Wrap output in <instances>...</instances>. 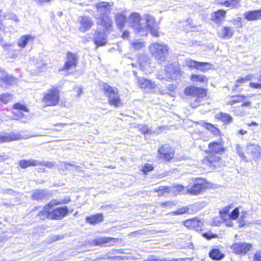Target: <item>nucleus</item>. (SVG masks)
<instances>
[{
    "label": "nucleus",
    "instance_id": "3c124183",
    "mask_svg": "<svg viewBox=\"0 0 261 261\" xmlns=\"http://www.w3.org/2000/svg\"><path fill=\"white\" fill-rule=\"evenodd\" d=\"M59 169L63 170H64V169L69 170V168L70 167H73L75 168H77V167L75 165H74L69 163H66V162L61 163L59 165Z\"/></svg>",
    "mask_w": 261,
    "mask_h": 261
},
{
    "label": "nucleus",
    "instance_id": "423d86ee",
    "mask_svg": "<svg viewBox=\"0 0 261 261\" xmlns=\"http://www.w3.org/2000/svg\"><path fill=\"white\" fill-rule=\"evenodd\" d=\"M60 100L59 92L56 89L48 90L42 99V102L47 107L55 106Z\"/></svg>",
    "mask_w": 261,
    "mask_h": 261
},
{
    "label": "nucleus",
    "instance_id": "f704fd0d",
    "mask_svg": "<svg viewBox=\"0 0 261 261\" xmlns=\"http://www.w3.org/2000/svg\"><path fill=\"white\" fill-rule=\"evenodd\" d=\"M239 215V210L238 208H234L231 213L229 214V218L227 219L226 225L228 226H232V222L230 219L236 220L238 218Z\"/></svg>",
    "mask_w": 261,
    "mask_h": 261
},
{
    "label": "nucleus",
    "instance_id": "aec40b11",
    "mask_svg": "<svg viewBox=\"0 0 261 261\" xmlns=\"http://www.w3.org/2000/svg\"><path fill=\"white\" fill-rule=\"evenodd\" d=\"M247 153L250 154L254 159L261 156V147L258 145L249 144L246 147Z\"/></svg>",
    "mask_w": 261,
    "mask_h": 261
},
{
    "label": "nucleus",
    "instance_id": "4c0bfd02",
    "mask_svg": "<svg viewBox=\"0 0 261 261\" xmlns=\"http://www.w3.org/2000/svg\"><path fill=\"white\" fill-rule=\"evenodd\" d=\"M191 79L193 82H199L203 83H207L208 82L207 77L201 74H192Z\"/></svg>",
    "mask_w": 261,
    "mask_h": 261
},
{
    "label": "nucleus",
    "instance_id": "680f3d73",
    "mask_svg": "<svg viewBox=\"0 0 261 261\" xmlns=\"http://www.w3.org/2000/svg\"><path fill=\"white\" fill-rule=\"evenodd\" d=\"M253 75L251 74H249L245 76L244 77H243L242 81H245V82L249 81L253 78Z\"/></svg>",
    "mask_w": 261,
    "mask_h": 261
},
{
    "label": "nucleus",
    "instance_id": "774afa93",
    "mask_svg": "<svg viewBox=\"0 0 261 261\" xmlns=\"http://www.w3.org/2000/svg\"><path fill=\"white\" fill-rule=\"evenodd\" d=\"M11 19L15 21L18 22L19 21L16 15L13 14L11 16Z\"/></svg>",
    "mask_w": 261,
    "mask_h": 261
},
{
    "label": "nucleus",
    "instance_id": "864d4df0",
    "mask_svg": "<svg viewBox=\"0 0 261 261\" xmlns=\"http://www.w3.org/2000/svg\"><path fill=\"white\" fill-rule=\"evenodd\" d=\"M4 27L2 24L0 22V42L2 46L4 47H9L10 45L6 43L3 40L2 38V34H4Z\"/></svg>",
    "mask_w": 261,
    "mask_h": 261
},
{
    "label": "nucleus",
    "instance_id": "c85d7f7f",
    "mask_svg": "<svg viewBox=\"0 0 261 261\" xmlns=\"http://www.w3.org/2000/svg\"><path fill=\"white\" fill-rule=\"evenodd\" d=\"M103 220V216L101 213L91 215L86 218V222L91 225H95L97 223L101 222Z\"/></svg>",
    "mask_w": 261,
    "mask_h": 261
},
{
    "label": "nucleus",
    "instance_id": "f257e3e1",
    "mask_svg": "<svg viewBox=\"0 0 261 261\" xmlns=\"http://www.w3.org/2000/svg\"><path fill=\"white\" fill-rule=\"evenodd\" d=\"M128 22L135 33L141 36L147 35L149 32L154 37L159 36V27L154 18L149 15L142 17L139 13H133L129 16Z\"/></svg>",
    "mask_w": 261,
    "mask_h": 261
},
{
    "label": "nucleus",
    "instance_id": "6ab92c4d",
    "mask_svg": "<svg viewBox=\"0 0 261 261\" xmlns=\"http://www.w3.org/2000/svg\"><path fill=\"white\" fill-rule=\"evenodd\" d=\"M68 210L66 206L59 207L51 211L50 219H61L65 217L68 213Z\"/></svg>",
    "mask_w": 261,
    "mask_h": 261
},
{
    "label": "nucleus",
    "instance_id": "412c9836",
    "mask_svg": "<svg viewBox=\"0 0 261 261\" xmlns=\"http://www.w3.org/2000/svg\"><path fill=\"white\" fill-rule=\"evenodd\" d=\"M94 41L97 46H103L107 43V36L103 31H96L94 36Z\"/></svg>",
    "mask_w": 261,
    "mask_h": 261
},
{
    "label": "nucleus",
    "instance_id": "37998d69",
    "mask_svg": "<svg viewBox=\"0 0 261 261\" xmlns=\"http://www.w3.org/2000/svg\"><path fill=\"white\" fill-rule=\"evenodd\" d=\"M236 150L237 153L240 156L242 160L246 162H249V160L244 154L243 148L239 144L236 145Z\"/></svg>",
    "mask_w": 261,
    "mask_h": 261
},
{
    "label": "nucleus",
    "instance_id": "c9c22d12",
    "mask_svg": "<svg viewBox=\"0 0 261 261\" xmlns=\"http://www.w3.org/2000/svg\"><path fill=\"white\" fill-rule=\"evenodd\" d=\"M210 256L213 259L219 260L224 257V255L221 253L218 249H213L210 252Z\"/></svg>",
    "mask_w": 261,
    "mask_h": 261
},
{
    "label": "nucleus",
    "instance_id": "5701e85b",
    "mask_svg": "<svg viewBox=\"0 0 261 261\" xmlns=\"http://www.w3.org/2000/svg\"><path fill=\"white\" fill-rule=\"evenodd\" d=\"M245 19L248 21H255L261 19V10L249 11L243 14Z\"/></svg>",
    "mask_w": 261,
    "mask_h": 261
},
{
    "label": "nucleus",
    "instance_id": "052dcab7",
    "mask_svg": "<svg viewBox=\"0 0 261 261\" xmlns=\"http://www.w3.org/2000/svg\"><path fill=\"white\" fill-rule=\"evenodd\" d=\"M242 78H241L236 81L234 85L235 88H238L241 84L245 83V81H242Z\"/></svg>",
    "mask_w": 261,
    "mask_h": 261
},
{
    "label": "nucleus",
    "instance_id": "de8ad7c7",
    "mask_svg": "<svg viewBox=\"0 0 261 261\" xmlns=\"http://www.w3.org/2000/svg\"><path fill=\"white\" fill-rule=\"evenodd\" d=\"M174 189V193L176 194H184L187 192V189L184 186L180 185L173 186Z\"/></svg>",
    "mask_w": 261,
    "mask_h": 261
},
{
    "label": "nucleus",
    "instance_id": "c03bdc74",
    "mask_svg": "<svg viewBox=\"0 0 261 261\" xmlns=\"http://www.w3.org/2000/svg\"><path fill=\"white\" fill-rule=\"evenodd\" d=\"M230 206H226L220 211V214L221 215L222 219H223L225 222H227V219L229 218V214L228 213L230 210Z\"/></svg>",
    "mask_w": 261,
    "mask_h": 261
},
{
    "label": "nucleus",
    "instance_id": "9b49d317",
    "mask_svg": "<svg viewBox=\"0 0 261 261\" xmlns=\"http://www.w3.org/2000/svg\"><path fill=\"white\" fill-rule=\"evenodd\" d=\"M121 240L118 238L112 237H99L93 240L91 242V245L94 246H102L104 244H108V246H112L116 243H119Z\"/></svg>",
    "mask_w": 261,
    "mask_h": 261
},
{
    "label": "nucleus",
    "instance_id": "dca6fc26",
    "mask_svg": "<svg viewBox=\"0 0 261 261\" xmlns=\"http://www.w3.org/2000/svg\"><path fill=\"white\" fill-rule=\"evenodd\" d=\"M184 225L189 229L200 231L202 230L203 222L197 218H193L186 220L184 222Z\"/></svg>",
    "mask_w": 261,
    "mask_h": 261
},
{
    "label": "nucleus",
    "instance_id": "20e7f679",
    "mask_svg": "<svg viewBox=\"0 0 261 261\" xmlns=\"http://www.w3.org/2000/svg\"><path fill=\"white\" fill-rule=\"evenodd\" d=\"M185 93L187 95L193 96V101L191 102L192 108H196L201 105L202 99L206 95V91L205 89L196 87H187L185 90Z\"/></svg>",
    "mask_w": 261,
    "mask_h": 261
},
{
    "label": "nucleus",
    "instance_id": "bb28decb",
    "mask_svg": "<svg viewBox=\"0 0 261 261\" xmlns=\"http://www.w3.org/2000/svg\"><path fill=\"white\" fill-rule=\"evenodd\" d=\"M41 165H43L42 163L34 159H30L28 160H20L19 162V166L23 169L27 168L30 166H37Z\"/></svg>",
    "mask_w": 261,
    "mask_h": 261
},
{
    "label": "nucleus",
    "instance_id": "09e8293b",
    "mask_svg": "<svg viewBox=\"0 0 261 261\" xmlns=\"http://www.w3.org/2000/svg\"><path fill=\"white\" fill-rule=\"evenodd\" d=\"M139 130L143 134H151L154 133L148 128L147 125H140L138 126Z\"/></svg>",
    "mask_w": 261,
    "mask_h": 261
},
{
    "label": "nucleus",
    "instance_id": "393cba45",
    "mask_svg": "<svg viewBox=\"0 0 261 261\" xmlns=\"http://www.w3.org/2000/svg\"><path fill=\"white\" fill-rule=\"evenodd\" d=\"M138 62L141 69L145 70L150 66V59L146 55H139L138 56Z\"/></svg>",
    "mask_w": 261,
    "mask_h": 261
},
{
    "label": "nucleus",
    "instance_id": "b1692460",
    "mask_svg": "<svg viewBox=\"0 0 261 261\" xmlns=\"http://www.w3.org/2000/svg\"><path fill=\"white\" fill-rule=\"evenodd\" d=\"M233 29L230 27H223L218 32L219 37L224 39H230L233 35Z\"/></svg>",
    "mask_w": 261,
    "mask_h": 261
},
{
    "label": "nucleus",
    "instance_id": "2f4dec72",
    "mask_svg": "<svg viewBox=\"0 0 261 261\" xmlns=\"http://www.w3.org/2000/svg\"><path fill=\"white\" fill-rule=\"evenodd\" d=\"M115 21L119 29H122L126 22V17L121 13L117 14L115 16Z\"/></svg>",
    "mask_w": 261,
    "mask_h": 261
},
{
    "label": "nucleus",
    "instance_id": "58836bf2",
    "mask_svg": "<svg viewBox=\"0 0 261 261\" xmlns=\"http://www.w3.org/2000/svg\"><path fill=\"white\" fill-rule=\"evenodd\" d=\"M212 65L207 62H198L197 70L202 72H205L212 68Z\"/></svg>",
    "mask_w": 261,
    "mask_h": 261
},
{
    "label": "nucleus",
    "instance_id": "13d9d810",
    "mask_svg": "<svg viewBox=\"0 0 261 261\" xmlns=\"http://www.w3.org/2000/svg\"><path fill=\"white\" fill-rule=\"evenodd\" d=\"M250 87L255 89H261V84H257L254 83H250L249 84Z\"/></svg>",
    "mask_w": 261,
    "mask_h": 261
},
{
    "label": "nucleus",
    "instance_id": "f3484780",
    "mask_svg": "<svg viewBox=\"0 0 261 261\" xmlns=\"http://www.w3.org/2000/svg\"><path fill=\"white\" fill-rule=\"evenodd\" d=\"M165 76H163L159 74L158 77L160 80H169L173 79L174 75H176L178 71L172 64H169L165 66Z\"/></svg>",
    "mask_w": 261,
    "mask_h": 261
},
{
    "label": "nucleus",
    "instance_id": "2eb2a0df",
    "mask_svg": "<svg viewBox=\"0 0 261 261\" xmlns=\"http://www.w3.org/2000/svg\"><path fill=\"white\" fill-rule=\"evenodd\" d=\"M158 153L160 158L168 161L173 158L174 154V150L166 145L162 146L160 147L158 149Z\"/></svg>",
    "mask_w": 261,
    "mask_h": 261
},
{
    "label": "nucleus",
    "instance_id": "f8f14e48",
    "mask_svg": "<svg viewBox=\"0 0 261 261\" xmlns=\"http://www.w3.org/2000/svg\"><path fill=\"white\" fill-rule=\"evenodd\" d=\"M38 135H34L29 136H23L19 134H5L0 135V143L15 141L18 140L26 139L33 137L39 136Z\"/></svg>",
    "mask_w": 261,
    "mask_h": 261
},
{
    "label": "nucleus",
    "instance_id": "0eeeda50",
    "mask_svg": "<svg viewBox=\"0 0 261 261\" xmlns=\"http://www.w3.org/2000/svg\"><path fill=\"white\" fill-rule=\"evenodd\" d=\"M14 111L12 119L19 120L25 122L29 119V116L24 113H29V109L24 105L16 103L13 106Z\"/></svg>",
    "mask_w": 261,
    "mask_h": 261
},
{
    "label": "nucleus",
    "instance_id": "6e6d98bb",
    "mask_svg": "<svg viewBox=\"0 0 261 261\" xmlns=\"http://www.w3.org/2000/svg\"><path fill=\"white\" fill-rule=\"evenodd\" d=\"M153 169V167L151 164L146 163L144 165L143 167L142 171L145 173H147L148 172L151 171Z\"/></svg>",
    "mask_w": 261,
    "mask_h": 261
},
{
    "label": "nucleus",
    "instance_id": "e2e57ef3",
    "mask_svg": "<svg viewBox=\"0 0 261 261\" xmlns=\"http://www.w3.org/2000/svg\"><path fill=\"white\" fill-rule=\"evenodd\" d=\"M41 163H43V165H41V166H45L48 168H51L54 166V164L53 162H40Z\"/></svg>",
    "mask_w": 261,
    "mask_h": 261
},
{
    "label": "nucleus",
    "instance_id": "4468645a",
    "mask_svg": "<svg viewBox=\"0 0 261 261\" xmlns=\"http://www.w3.org/2000/svg\"><path fill=\"white\" fill-rule=\"evenodd\" d=\"M77 62V57L75 54L71 52L67 53V60L62 68L60 71L68 70L72 68H75Z\"/></svg>",
    "mask_w": 261,
    "mask_h": 261
},
{
    "label": "nucleus",
    "instance_id": "a18cd8bd",
    "mask_svg": "<svg viewBox=\"0 0 261 261\" xmlns=\"http://www.w3.org/2000/svg\"><path fill=\"white\" fill-rule=\"evenodd\" d=\"M198 61L193 60L191 59H186L185 61V65L187 67L191 68H197V66L198 65Z\"/></svg>",
    "mask_w": 261,
    "mask_h": 261
},
{
    "label": "nucleus",
    "instance_id": "5fc2aeb1",
    "mask_svg": "<svg viewBox=\"0 0 261 261\" xmlns=\"http://www.w3.org/2000/svg\"><path fill=\"white\" fill-rule=\"evenodd\" d=\"M188 211V208L186 207L180 208L175 211H173L171 213V214L177 215H181L187 213Z\"/></svg>",
    "mask_w": 261,
    "mask_h": 261
},
{
    "label": "nucleus",
    "instance_id": "ddd939ff",
    "mask_svg": "<svg viewBox=\"0 0 261 261\" xmlns=\"http://www.w3.org/2000/svg\"><path fill=\"white\" fill-rule=\"evenodd\" d=\"M251 245L247 243H235L231 246V249L234 253L240 254L245 255L251 248Z\"/></svg>",
    "mask_w": 261,
    "mask_h": 261
},
{
    "label": "nucleus",
    "instance_id": "338daca9",
    "mask_svg": "<svg viewBox=\"0 0 261 261\" xmlns=\"http://www.w3.org/2000/svg\"><path fill=\"white\" fill-rule=\"evenodd\" d=\"M239 223L241 226H244L245 224L244 218L241 217L239 220Z\"/></svg>",
    "mask_w": 261,
    "mask_h": 261
},
{
    "label": "nucleus",
    "instance_id": "ea45409f",
    "mask_svg": "<svg viewBox=\"0 0 261 261\" xmlns=\"http://www.w3.org/2000/svg\"><path fill=\"white\" fill-rule=\"evenodd\" d=\"M130 46L134 50H139L145 47V43L140 40H136L130 43Z\"/></svg>",
    "mask_w": 261,
    "mask_h": 261
},
{
    "label": "nucleus",
    "instance_id": "1a4fd4ad",
    "mask_svg": "<svg viewBox=\"0 0 261 261\" xmlns=\"http://www.w3.org/2000/svg\"><path fill=\"white\" fill-rule=\"evenodd\" d=\"M137 85L146 93H152L157 87V85L151 80L139 77L137 79Z\"/></svg>",
    "mask_w": 261,
    "mask_h": 261
},
{
    "label": "nucleus",
    "instance_id": "69168bd1",
    "mask_svg": "<svg viewBox=\"0 0 261 261\" xmlns=\"http://www.w3.org/2000/svg\"><path fill=\"white\" fill-rule=\"evenodd\" d=\"M8 159V156L7 155H0V162L4 161Z\"/></svg>",
    "mask_w": 261,
    "mask_h": 261
},
{
    "label": "nucleus",
    "instance_id": "4be33fe9",
    "mask_svg": "<svg viewBox=\"0 0 261 261\" xmlns=\"http://www.w3.org/2000/svg\"><path fill=\"white\" fill-rule=\"evenodd\" d=\"M81 26L80 30L85 32L89 30L93 24L91 18L88 16H81L80 18Z\"/></svg>",
    "mask_w": 261,
    "mask_h": 261
},
{
    "label": "nucleus",
    "instance_id": "e433bc0d",
    "mask_svg": "<svg viewBox=\"0 0 261 261\" xmlns=\"http://www.w3.org/2000/svg\"><path fill=\"white\" fill-rule=\"evenodd\" d=\"M171 188L168 187H160L154 189L155 192L158 193V196H165L170 192Z\"/></svg>",
    "mask_w": 261,
    "mask_h": 261
},
{
    "label": "nucleus",
    "instance_id": "a211bd4d",
    "mask_svg": "<svg viewBox=\"0 0 261 261\" xmlns=\"http://www.w3.org/2000/svg\"><path fill=\"white\" fill-rule=\"evenodd\" d=\"M205 187V180L200 179L191 188H187V192L191 194L196 195L200 193Z\"/></svg>",
    "mask_w": 261,
    "mask_h": 261
},
{
    "label": "nucleus",
    "instance_id": "a19ab883",
    "mask_svg": "<svg viewBox=\"0 0 261 261\" xmlns=\"http://www.w3.org/2000/svg\"><path fill=\"white\" fill-rule=\"evenodd\" d=\"M239 0H227L224 1L223 4L224 6L233 9L238 7L239 5Z\"/></svg>",
    "mask_w": 261,
    "mask_h": 261
},
{
    "label": "nucleus",
    "instance_id": "a878e982",
    "mask_svg": "<svg viewBox=\"0 0 261 261\" xmlns=\"http://www.w3.org/2000/svg\"><path fill=\"white\" fill-rule=\"evenodd\" d=\"M210 152L216 154H221L224 151L223 145L221 142H215L210 143L208 145Z\"/></svg>",
    "mask_w": 261,
    "mask_h": 261
},
{
    "label": "nucleus",
    "instance_id": "49530a36",
    "mask_svg": "<svg viewBox=\"0 0 261 261\" xmlns=\"http://www.w3.org/2000/svg\"><path fill=\"white\" fill-rule=\"evenodd\" d=\"M245 97L242 95H236L232 97V99L227 102L228 105H232L236 103L240 102L244 100Z\"/></svg>",
    "mask_w": 261,
    "mask_h": 261
},
{
    "label": "nucleus",
    "instance_id": "8fccbe9b",
    "mask_svg": "<svg viewBox=\"0 0 261 261\" xmlns=\"http://www.w3.org/2000/svg\"><path fill=\"white\" fill-rule=\"evenodd\" d=\"M36 66L37 70V72H40L46 69V63L43 61L37 62L36 64Z\"/></svg>",
    "mask_w": 261,
    "mask_h": 261
},
{
    "label": "nucleus",
    "instance_id": "79ce46f5",
    "mask_svg": "<svg viewBox=\"0 0 261 261\" xmlns=\"http://www.w3.org/2000/svg\"><path fill=\"white\" fill-rule=\"evenodd\" d=\"M32 38H33L30 35H24L22 36L18 41V46L24 48L27 45L29 40Z\"/></svg>",
    "mask_w": 261,
    "mask_h": 261
},
{
    "label": "nucleus",
    "instance_id": "473e14b6",
    "mask_svg": "<svg viewBox=\"0 0 261 261\" xmlns=\"http://www.w3.org/2000/svg\"><path fill=\"white\" fill-rule=\"evenodd\" d=\"M215 117L221 120L224 124H228L232 120V117L225 113L219 112L215 115Z\"/></svg>",
    "mask_w": 261,
    "mask_h": 261
},
{
    "label": "nucleus",
    "instance_id": "c756f323",
    "mask_svg": "<svg viewBox=\"0 0 261 261\" xmlns=\"http://www.w3.org/2000/svg\"><path fill=\"white\" fill-rule=\"evenodd\" d=\"M50 196V194L44 190H36L34 191L32 197L34 200H43Z\"/></svg>",
    "mask_w": 261,
    "mask_h": 261
},
{
    "label": "nucleus",
    "instance_id": "cd10ccee",
    "mask_svg": "<svg viewBox=\"0 0 261 261\" xmlns=\"http://www.w3.org/2000/svg\"><path fill=\"white\" fill-rule=\"evenodd\" d=\"M226 15V11L223 10H219L214 12L212 14V20L217 24H220L224 19Z\"/></svg>",
    "mask_w": 261,
    "mask_h": 261
},
{
    "label": "nucleus",
    "instance_id": "603ef678",
    "mask_svg": "<svg viewBox=\"0 0 261 261\" xmlns=\"http://www.w3.org/2000/svg\"><path fill=\"white\" fill-rule=\"evenodd\" d=\"M12 95L8 93L4 94L0 96L1 100L5 103H8L12 99Z\"/></svg>",
    "mask_w": 261,
    "mask_h": 261
},
{
    "label": "nucleus",
    "instance_id": "bf43d9fd",
    "mask_svg": "<svg viewBox=\"0 0 261 261\" xmlns=\"http://www.w3.org/2000/svg\"><path fill=\"white\" fill-rule=\"evenodd\" d=\"M203 237L207 239H210L211 238H214L215 235L212 234L211 232H205L203 234Z\"/></svg>",
    "mask_w": 261,
    "mask_h": 261
},
{
    "label": "nucleus",
    "instance_id": "9d476101",
    "mask_svg": "<svg viewBox=\"0 0 261 261\" xmlns=\"http://www.w3.org/2000/svg\"><path fill=\"white\" fill-rule=\"evenodd\" d=\"M17 83L16 79L5 71L0 69V87L7 88L8 87L15 85Z\"/></svg>",
    "mask_w": 261,
    "mask_h": 261
},
{
    "label": "nucleus",
    "instance_id": "f03ea898",
    "mask_svg": "<svg viewBox=\"0 0 261 261\" xmlns=\"http://www.w3.org/2000/svg\"><path fill=\"white\" fill-rule=\"evenodd\" d=\"M112 4V3L101 2L95 5L98 13L95 16L97 19L96 22L105 29H109L112 25V20L109 17Z\"/></svg>",
    "mask_w": 261,
    "mask_h": 261
},
{
    "label": "nucleus",
    "instance_id": "4d7b16f0",
    "mask_svg": "<svg viewBox=\"0 0 261 261\" xmlns=\"http://www.w3.org/2000/svg\"><path fill=\"white\" fill-rule=\"evenodd\" d=\"M232 23L236 25L237 28H241L242 27V24L241 22V18L238 17L232 20Z\"/></svg>",
    "mask_w": 261,
    "mask_h": 261
},
{
    "label": "nucleus",
    "instance_id": "7ed1b4c3",
    "mask_svg": "<svg viewBox=\"0 0 261 261\" xmlns=\"http://www.w3.org/2000/svg\"><path fill=\"white\" fill-rule=\"evenodd\" d=\"M149 50L156 60L165 61L169 54V47L164 43H152L149 46Z\"/></svg>",
    "mask_w": 261,
    "mask_h": 261
},
{
    "label": "nucleus",
    "instance_id": "0e129e2a",
    "mask_svg": "<svg viewBox=\"0 0 261 261\" xmlns=\"http://www.w3.org/2000/svg\"><path fill=\"white\" fill-rule=\"evenodd\" d=\"M129 37V32L127 31H124L122 35V37L123 39H127Z\"/></svg>",
    "mask_w": 261,
    "mask_h": 261
},
{
    "label": "nucleus",
    "instance_id": "39448f33",
    "mask_svg": "<svg viewBox=\"0 0 261 261\" xmlns=\"http://www.w3.org/2000/svg\"><path fill=\"white\" fill-rule=\"evenodd\" d=\"M101 88L105 92V95L108 97L109 103L110 105L115 107H120L122 105L117 88L111 87L106 83L102 84Z\"/></svg>",
    "mask_w": 261,
    "mask_h": 261
},
{
    "label": "nucleus",
    "instance_id": "72a5a7b5",
    "mask_svg": "<svg viewBox=\"0 0 261 261\" xmlns=\"http://www.w3.org/2000/svg\"><path fill=\"white\" fill-rule=\"evenodd\" d=\"M215 154L210 152V154L206 156V161L208 162L209 165L214 167H216L221 160V158Z\"/></svg>",
    "mask_w": 261,
    "mask_h": 261
},
{
    "label": "nucleus",
    "instance_id": "6e6552de",
    "mask_svg": "<svg viewBox=\"0 0 261 261\" xmlns=\"http://www.w3.org/2000/svg\"><path fill=\"white\" fill-rule=\"evenodd\" d=\"M70 199H64L60 201L53 200L50 201L47 205L45 206L42 211H40L37 214V216L41 219L44 220L45 218H49L51 214V209L55 205L65 204L69 202Z\"/></svg>",
    "mask_w": 261,
    "mask_h": 261
},
{
    "label": "nucleus",
    "instance_id": "7c9ffc66",
    "mask_svg": "<svg viewBox=\"0 0 261 261\" xmlns=\"http://www.w3.org/2000/svg\"><path fill=\"white\" fill-rule=\"evenodd\" d=\"M200 124L206 129L210 130L215 136H218L220 135V130L213 124L204 121L200 122Z\"/></svg>",
    "mask_w": 261,
    "mask_h": 261
}]
</instances>
